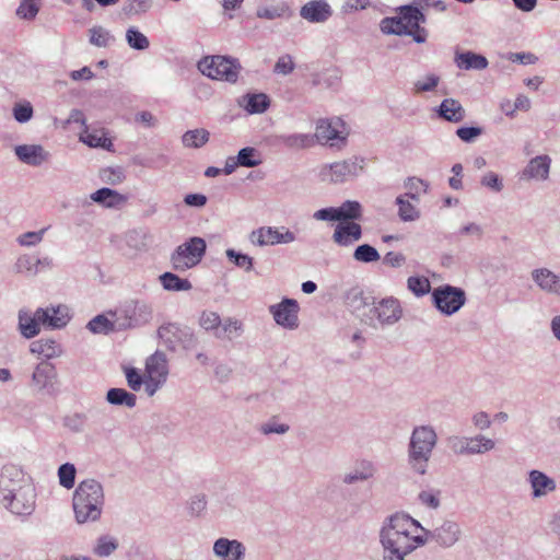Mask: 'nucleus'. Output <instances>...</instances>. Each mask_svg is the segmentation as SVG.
Returning a JSON list of instances; mask_svg holds the SVG:
<instances>
[{
    "label": "nucleus",
    "mask_w": 560,
    "mask_h": 560,
    "mask_svg": "<svg viewBox=\"0 0 560 560\" xmlns=\"http://www.w3.org/2000/svg\"><path fill=\"white\" fill-rule=\"evenodd\" d=\"M366 161L362 156H352L320 167L319 176L323 182L341 184L361 175Z\"/></svg>",
    "instance_id": "nucleus-9"
},
{
    "label": "nucleus",
    "mask_w": 560,
    "mask_h": 560,
    "mask_svg": "<svg viewBox=\"0 0 560 560\" xmlns=\"http://www.w3.org/2000/svg\"><path fill=\"white\" fill-rule=\"evenodd\" d=\"M117 548V544L114 539L103 536L98 538L97 545L94 549L95 553L101 557L109 556Z\"/></svg>",
    "instance_id": "nucleus-61"
},
{
    "label": "nucleus",
    "mask_w": 560,
    "mask_h": 560,
    "mask_svg": "<svg viewBox=\"0 0 560 560\" xmlns=\"http://www.w3.org/2000/svg\"><path fill=\"white\" fill-rule=\"evenodd\" d=\"M282 143L290 149L301 150L312 148L314 142L313 135L310 133H291L281 137Z\"/></svg>",
    "instance_id": "nucleus-41"
},
{
    "label": "nucleus",
    "mask_w": 560,
    "mask_h": 560,
    "mask_svg": "<svg viewBox=\"0 0 560 560\" xmlns=\"http://www.w3.org/2000/svg\"><path fill=\"white\" fill-rule=\"evenodd\" d=\"M62 425L73 433H81L86 425V416L83 413H71L62 419Z\"/></svg>",
    "instance_id": "nucleus-50"
},
{
    "label": "nucleus",
    "mask_w": 560,
    "mask_h": 560,
    "mask_svg": "<svg viewBox=\"0 0 560 560\" xmlns=\"http://www.w3.org/2000/svg\"><path fill=\"white\" fill-rule=\"evenodd\" d=\"M40 319H37V311L33 316L27 314H19V328L23 337L31 339L39 334Z\"/></svg>",
    "instance_id": "nucleus-40"
},
{
    "label": "nucleus",
    "mask_w": 560,
    "mask_h": 560,
    "mask_svg": "<svg viewBox=\"0 0 560 560\" xmlns=\"http://www.w3.org/2000/svg\"><path fill=\"white\" fill-rule=\"evenodd\" d=\"M249 114H261L270 105L269 97L264 93L246 94L240 102Z\"/></svg>",
    "instance_id": "nucleus-33"
},
{
    "label": "nucleus",
    "mask_w": 560,
    "mask_h": 560,
    "mask_svg": "<svg viewBox=\"0 0 560 560\" xmlns=\"http://www.w3.org/2000/svg\"><path fill=\"white\" fill-rule=\"evenodd\" d=\"M0 501L13 514L28 515L34 510L35 495L31 486L14 482L5 469L0 478Z\"/></svg>",
    "instance_id": "nucleus-4"
},
{
    "label": "nucleus",
    "mask_w": 560,
    "mask_h": 560,
    "mask_svg": "<svg viewBox=\"0 0 560 560\" xmlns=\"http://www.w3.org/2000/svg\"><path fill=\"white\" fill-rule=\"evenodd\" d=\"M100 178L108 185H117L125 179V173L120 166H108L100 171Z\"/></svg>",
    "instance_id": "nucleus-51"
},
{
    "label": "nucleus",
    "mask_w": 560,
    "mask_h": 560,
    "mask_svg": "<svg viewBox=\"0 0 560 560\" xmlns=\"http://www.w3.org/2000/svg\"><path fill=\"white\" fill-rule=\"evenodd\" d=\"M290 430V427L287 423H280L275 419L269 420L266 423H262L259 428L260 433L265 435L269 434H285Z\"/></svg>",
    "instance_id": "nucleus-60"
},
{
    "label": "nucleus",
    "mask_w": 560,
    "mask_h": 560,
    "mask_svg": "<svg viewBox=\"0 0 560 560\" xmlns=\"http://www.w3.org/2000/svg\"><path fill=\"white\" fill-rule=\"evenodd\" d=\"M454 62L463 70H483L489 65L485 56L472 51L456 52Z\"/></svg>",
    "instance_id": "nucleus-29"
},
{
    "label": "nucleus",
    "mask_w": 560,
    "mask_h": 560,
    "mask_svg": "<svg viewBox=\"0 0 560 560\" xmlns=\"http://www.w3.org/2000/svg\"><path fill=\"white\" fill-rule=\"evenodd\" d=\"M221 317L218 313L211 311H205L199 317V325L208 331H219L221 326Z\"/></svg>",
    "instance_id": "nucleus-54"
},
{
    "label": "nucleus",
    "mask_w": 560,
    "mask_h": 560,
    "mask_svg": "<svg viewBox=\"0 0 560 560\" xmlns=\"http://www.w3.org/2000/svg\"><path fill=\"white\" fill-rule=\"evenodd\" d=\"M37 319H40L42 325L45 327L60 329L68 324L70 316L67 306L58 305L38 308Z\"/></svg>",
    "instance_id": "nucleus-22"
},
{
    "label": "nucleus",
    "mask_w": 560,
    "mask_h": 560,
    "mask_svg": "<svg viewBox=\"0 0 560 560\" xmlns=\"http://www.w3.org/2000/svg\"><path fill=\"white\" fill-rule=\"evenodd\" d=\"M440 82V77L435 74H428L415 82V90L417 93L433 91Z\"/></svg>",
    "instance_id": "nucleus-59"
},
{
    "label": "nucleus",
    "mask_w": 560,
    "mask_h": 560,
    "mask_svg": "<svg viewBox=\"0 0 560 560\" xmlns=\"http://www.w3.org/2000/svg\"><path fill=\"white\" fill-rule=\"evenodd\" d=\"M32 353L43 355L46 359L57 358L61 354L60 346L52 339H39L30 346Z\"/></svg>",
    "instance_id": "nucleus-34"
},
{
    "label": "nucleus",
    "mask_w": 560,
    "mask_h": 560,
    "mask_svg": "<svg viewBox=\"0 0 560 560\" xmlns=\"http://www.w3.org/2000/svg\"><path fill=\"white\" fill-rule=\"evenodd\" d=\"M402 311L396 299L388 298L374 302L371 315L366 318V325L377 328L378 325H393L401 317Z\"/></svg>",
    "instance_id": "nucleus-12"
},
{
    "label": "nucleus",
    "mask_w": 560,
    "mask_h": 560,
    "mask_svg": "<svg viewBox=\"0 0 560 560\" xmlns=\"http://www.w3.org/2000/svg\"><path fill=\"white\" fill-rule=\"evenodd\" d=\"M432 301L442 314L450 316L464 306L466 295L463 289L445 284L433 290Z\"/></svg>",
    "instance_id": "nucleus-11"
},
{
    "label": "nucleus",
    "mask_w": 560,
    "mask_h": 560,
    "mask_svg": "<svg viewBox=\"0 0 560 560\" xmlns=\"http://www.w3.org/2000/svg\"><path fill=\"white\" fill-rule=\"evenodd\" d=\"M86 328L92 334L107 335L115 331V324L110 322L105 315L100 314L93 317L86 325Z\"/></svg>",
    "instance_id": "nucleus-46"
},
{
    "label": "nucleus",
    "mask_w": 560,
    "mask_h": 560,
    "mask_svg": "<svg viewBox=\"0 0 560 560\" xmlns=\"http://www.w3.org/2000/svg\"><path fill=\"white\" fill-rule=\"evenodd\" d=\"M198 69L210 79L235 83L241 65L237 59L217 55L203 57L198 62Z\"/></svg>",
    "instance_id": "nucleus-7"
},
{
    "label": "nucleus",
    "mask_w": 560,
    "mask_h": 560,
    "mask_svg": "<svg viewBox=\"0 0 560 560\" xmlns=\"http://www.w3.org/2000/svg\"><path fill=\"white\" fill-rule=\"evenodd\" d=\"M49 228L50 226L48 225L38 231H28L22 233L16 237V243L22 247H35L43 242L44 236Z\"/></svg>",
    "instance_id": "nucleus-45"
},
{
    "label": "nucleus",
    "mask_w": 560,
    "mask_h": 560,
    "mask_svg": "<svg viewBox=\"0 0 560 560\" xmlns=\"http://www.w3.org/2000/svg\"><path fill=\"white\" fill-rule=\"evenodd\" d=\"M530 278L541 292L560 299V275L547 267H540L530 271Z\"/></svg>",
    "instance_id": "nucleus-19"
},
{
    "label": "nucleus",
    "mask_w": 560,
    "mask_h": 560,
    "mask_svg": "<svg viewBox=\"0 0 560 560\" xmlns=\"http://www.w3.org/2000/svg\"><path fill=\"white\" fill-rule=\"evenodd\" d=\"M551 158L547 154L537 155L528 161L522 171V178L527 180L546 182L549 178Z\"/></svg>",
    "instance_id": "nucleus-20"
},
{
    "label": "nucleus",
    "mask_w": 560,
    "mask_h": 560,
    "mask_svg": "<svg viewBox=\"0 0 560 560\" xmlns=\"http://www.w3.org/2000/svg\"><path fill=\"white\" fill-rule=\"evenodd\" d=\"M423 526L405 513H395L385 518L380 529L382 560H407L418 548L427 545L422 537Z\"/></svg>",
    "instance_id": "nucleus-1"
},
{
    "label": "nucleus",
    "mask_w": 560,
    "mask_h": 560,
    "mask_svg": "<svg viewBox=\"0 0 560 560\" xmlns=\"http://www.w3.org/2000/svg\"><path fill=\"white\" fill-rule=\"evenodd\" d=\"M436 113L439 117L450 122H460L466 116L465 108L455 98L443 100Z\"/></svg>",
    "instance_id": "nucleus-27"
},
{
    "label": "nucleus",
    "mask_w": 560,
    "mask_h": 560,
    "mask_svg": "<svg viewBox=\"0 0 560 560\" xmlns=\"http://www.w3.org/2000/svg\"><path fill=\"white\" fill-rule=\"evenodd\" d=\"M362 237V228L355 222H340L336 225L331 240L341 247H350Z\"/></svg>",
    "instance_id": "nucleus-21"
},
{
    "label": "nucleus",
    "mask_w": 560,
    "mask_h": 560,
    "mask_svg": "<svg viewBox=\"0 0 560 560\" xmlns=\"http://www.w3.org/2000/svg\"><path fill=\"white\" fill-rule=\"evenodd\" d=\"M399 18L402 22V25L406 26L407 32H410L412 28L418 27V25L425 22V16L423 13L418 8L412 5L401 7Z\"/></svg>",
    "instance_id": "nucleus-37"
},
{
    "label": "nucleus",
    "mask_w": 560,
    "mask_h": 560,
    "mask_svg": "<svg viewBox=\"0 0 560 560\" xmlns=\"http://www.w3.org/2000/svg\"><path fill=\"white\" fill-rule=\"evenodd\" d=\"M299 311V303L293 299H283L280 303L269 306V312L275 322L285 329L298 328Z\"/></svg>",
    "instance_id": "nucleus-17"
},
{
    "label": "nucleus",
    "mask_w": 560,
    "mask_h": 560,
    "mask_svg": "<svg viewBox=\"0 0 560 560\" xmlns=\"http://www.w3.org/2000/svg\"><path fill=\"white\" fill-rule=\"evenodd\" d=\"M245 546L236 539L219 538L213 544V553L221 560H243Z\"/></svg>",
    "instance_id": "nucleus-24"
},
{
    "label": "nucleus",
    "mask_w": 560,
    "mask_h": 560,
    "mask_svg": "<svg viewBox=\"0 0 560 560\" xmlns=\"http://www.w3.org/2000/svg\"><path fill=\"white\" fill-rule=\"evenodd\" d=\"M418 499L422 505L429 509L436 510L440 506L439 492L424 490L419 493Z\"/></svg>",
    "instance_id": "nucleus-63"
},
{
    "label": "nucleus",
    "mask_w": 560,
    "mask_h": 560,
    "mask_svg": "<svg viewBox=\"0 0 560 560\" xmlns=\"http://www.w3.org/2000/svg\"><path fill=\"white\" fill-rule=\"evenodd\" d=\"M243 332V324L241 320L232 317H228L221 322L219 331L214 332V336L219 339L233 340Z\"/></svg>",
    "instance_id": "nucleus-38"
},
{
    "label": "nucleus",
    "mask_w": 560,
    "mask_h": 560,
    "mask_svg": "<svg viewBox=\"0 0 560 560\" xmlns=\"http://www.w3.org/2000/svg\"><path fill=\"white\" fill-rule=\"evenodd\" d=\"M209 138L210 133L208 130L198 128L186 131L182 136V143L185 148L199 149L209 141Z\"/></svg>",
    "instance_id": "nucleus-39"
},
{
    "label": "nucleus",
    "mask_w": 560,
    "mask_h": 560,
    "mask_svg": "<svg viewBox=\"0 0 560 560\" xmlns=\"http://www.w3.org/2000/svg\"><path fill=\"white\" fill-rule=\"evenodd\" d=\"M15 270L20 273H27L30 276H36L39 269L36 267L35 258L24 254L21 255L15 261Z\"/></svg>",
    "instance_id": "nucleus-55"
},
{
    "label": "nucleus",
    "mask_w": 560,
    "mask_h": 560,
    "mask_svg": "<svg viewBox=\"0 0 560 560\" xmlns=\"http://www.w3.org/2000/svg\"><path fill=\"white\" fill-rule=\"evenodd\" d=\"M225 254L235 266L245 269V271L253 269V258L250 256L238 253L232 248L226 249Z\"/></svg>",
    "instance_id": "nucleus-57"
},
{
    "label": "nucleus",
    "mask_w": 560,
    "mask_h": 560,
    "mask_svg": "<svg viewBox=\"0 0 560 560\" xmlns=\"http://www.w3.org/2000/svg\"><path fill=\"white\" fill-rule=\"evenodd\" d=\"M295 240V234L285 226H261L249 234L250 243L259 247L290 244Z\"/></svg>",
    "instance_id": "nucleus-13"
},
{
    "label": "nucleus",
    "mask_w": 560,
    "mask_h": 560,
    "mask_svg": "<svg viewBox=\"0 0 560 560\" xmlns=\"http://www.w3.org/2000/svg\"><path fill=\"white\" fill-rule=\"evenodd\" d=\"M480 184L483 186V187H487L489 189H491L492 191L494 192H500L502 189H503V183H502V179L499 177L498 174H495L494 172H488L486 173L481 179H480Z\"/></svg>",
    "instance_id": "nucleus-62"
},
{
    "label": "nucleus",
    "mask_w": 560,
    "mask_h": 560,
    "mask_svg": "<svg viewBox=\"0 0 560 560\" xmlns=\"http://www.w3.org/2000/svg\"><path fill=\"white\" fill-rule=\"evenodd\" d=\"M156 337L171 352H176L178 349L189 351L198 343L197 336L189 327L173 322L161 324L156 329Z\"/></svg>",
    "instance_id": "nucleus-5"
},
{
    "label": "nucleus",
    "mask_w": 560,
    "mask_h": 560,
    "mask_svg": "<svg viewBox=\"0 0 560 560\" xmlns=\"http://www.w3.org/2000/svg\"><path fill=\"white\" fill-rule=\"evenodd\" d=\"M377 474L376 465L369 459H361L355 463L353 468L343 475L342 482L351 486L357 482L368 481L373 479Z\"/></svg>",
    "instance_id": "nucleus-25"
},
{
    "label": "nucleus",
    "mask_w": 560,
    "mask_h": 560,
    "mask_svg": "<svg viewBox=\"0 0 560 560\" xmlns=\"http://www.w3.org/2000/svg\"><path fill=\"white\" fill-rule=\"evenodd\" d=\"M353 259L362 264L376 262L381 259L378 250L370 244L359 245L353 252Z\"/></svg>",
    "instance_id": "nucleus-43"
},
{
    "label": "nucleus",
    "mask_w": 560,
    "mask_h": 560,
    "mask_svg": "<svg viewBox=\"0 0 560 560\" xmlns=\"http://www.w3.org/2000/svg\"><path fill=\"white\" fill-rule=\"evenodd\" d=\"M395 205L398 207V218L402 222H415L420 219L421 211L418 203L412 201L406 196L399 195L395 199Z\"/></svg>",
    "instance_id": "nucleus-30"
},
{
    "label": "nucleus",
    "mask_w": 560,
    "mask_h": 560,
    "mask_svg": "<svg viewBox=\"0 0 560 560\" xmlns=\"http://www.w3.org/2000/svg\"><path fill=\"white\" fill-rule=\"evenodd\" d=\"M170 373L168 359L164 351L156 350L145 360V369L142 372V386L151 397L165 383Z\"/></svg>",
    "instance_id": "nucleus-8"
},
{
    "label": "nucleus",
    "mask_w": 560,
    "mask_h": 560,
    "mask_svg": "<svg viewBox=\"0 0 560 560\" xmlns=\"http://www.w3.org/2000/svg\"><path fill=\"white\" fill-rule=\"evenodd\" d=\"M422 537H427V544L429 541L436 542L442 548L453 547L462 536L459 525L453 521H444L440 526L433 530H429L423 527L421 529Z\"/></svg>",
    "instance_id": "nucleus-16"
},
{
    "label": "nucleus",
    "mask_w": 560,
    "mask_h": 560,
    "mask_svg": "<svg viewBox=\"0 0 560 560\" xmlns=\"http://www.w3.org/2000/svg\"><path fill=\"white\" fill-rule=\"evenodd\" d=\"M39 11V0H22L16 14L21 19L33 20Z\"/></svg>",
    "instance_id": "nucleus-56"
},
{
    "label": "nucleus",
    "mask_w": 560,
    "mask_h": 560,
    "mask_svg": "<svg viewBox=\"0 0 560 560\" xmlns=\"http://www.w3.org/2000/svg\"><path fill=\"white\" fill-rule=\"evenodd\" d=\"M408 289L417 296H423L431 290V284L428 278L412 276L407 280Z\"/></svg>",
    "instance_id": "nucleus-52"
},
{
    "label": "nucleus",
    "mask_w": 560,
    "mask_h": 560,
    "mask_svg": "<svg viewBox=\"0 0 560 560\" xmlns=\"http://www.w3.org/2000/svg\"><path fill=\"white\" fill-rule=\"evenodd\" d=\"M436 443L438 434L431 425H419L412 430L407 448V463L412 472L420 476L428 472Z\"/></svg>",
    "instance_id": "nucleus-2"
},
{
    "label": "nucleus",
    "mask_w": 560,
    "mask_h": 560,
    "mask_svg": "<svg viewBox=\"0 0 560 560\" xmlns=\"http://www.w3.org/2000/svg\"><path fill=\"white\" fill-rule=\"evenodd\" d=\"M481 133L480 127H460L456 130V136L466 143L474 142Z\"/></svg>",
    "instance_id": "nucleus-64"
},
{
    "label": "nucleus",
    "mask_w": 560,
    "mask_h": 560,
    "mask_svg": "<svg viewBox=\"0 0 560 560\" xmlns=\"http://www.w3.org/2000/svg\"><path fill=\"white\" fill-rule=\"evenodd\" d=\"M75 467L73 464H62L58 469V477L60 485L66 489H71L75 480Z\"/></svg>",
    "instance_id": "nucleus-53"
},
{
    "label": "nucleus",
    "mask_w": 560,
    "mask_h": 560,
    "mask_svg": "<svg viewBox=\"0 0 560 560\" xmlns=\"http://www.w3.org/2000/svg\"><path fill=\"white\" fill-rule=\"evenodd\" d=\"M140 246V235L137 231H130L125 235L124 244L120 246L124 255L130 258L138 256Z\"/></svg>",
    "instance_id": "nucleus-48"
},
{
    "label": "nucleus",
    "mask_w": 560,
    "mask_h": 560,
    "mask_svg": "<svg viewBox=\"0 0 560 560\" xmlns=\"http://www.w3.org/2000/svg\"><path fill=\"white\" fill-rule=\"evenodd\" d=\"M313 137L314 142L340 150L347 144L349 129L339 117L320 118L316 121Z\"/></svg>",
    "instance_id": "nucleus-6"
},
{
    "label": "nucleus",
    "mask_w": 560,
    "mask_h": 560,
    "mask_svg": "<svg viewBox=\"0 0 560 560\" xmlns=\"http://www.w3.org/2000/svg\"><path fill=\"white\" fill-rule=\"evenodd\" d=\"M526 482L529 487V495L535 501L548 498L558 489L557 480L539 469L528 470Z\"/></svg>",
    "instance_id": "nucleus-15"
},
{
    "label": "nucleus",
    "mask_w": 560,
    "mask_h": 560,
    "mask_svg": "<svg viewBox=\"0 0 560 560\" xmlns=\"http://www.w3.org/2000/svg\"><path fill=\"white\" fill-rule=\"evenodd\" d=\"M104 503L102 485L94 479H86L79 483L73 493V511L78 523L96 521L101 516Z\"/></svg>",
    "instance_id": "nucleus-3"
},
{
    "label": "nucleus",
    "mask_w": 560,
    "mask_h": 560,
    "mask_svg": "<svg viewBox=\"0 0 560 560\" xmlns=\"http://www.w3.org/2000/svg\"><path fill=\"white\" fill-rule=\"evenodd\" d=\"M12 112L14 119L20 124H25L33 117V106L30 102L16 103Z\"/></svg>",
    "instance_id": "nucleus-58"
},
{
    "label": "nucleus",
    "mask_w": 560,
    "mask_h": 560,
    "mask_svg": "<svg viewBox=\"0 0 560 560\" xmlns=\"http://www.w3.org/2000/svg\"><path fill=\"white\" fill-rule=\"evenodd\" d=\"M374 302V298L365 295L359 288H352L346 294V304L364 324L371 315Z\"/></svg>",
    "instance_id": "nucleus-18"
},
{
    "label": "nucleus",
    "mask_w": 560,
    "mask_h": 560,
    "mask_svg": "<svg viewBox=\"0 0 560 560\" xmlns=\"http://www.w3.org/2000/svg\"><path fill=\"white\" fill-rule=\"evenodd\" d=\"M91 199L106 208H120L127 202V197L110 188H101L91 195Z\"/></svg>",
    "instance_id": "nucleus-28"
},
{
    "label": "nucleus",
    "mask_w": 560,
    "mask_h": 560,
    "mask_svg": "<svg viewBox=\"0 0 560 560\" xmlns=\"http://www.w3.org/2000/svg\"><path fill=\"white\" fill-rule=\"evenodd\" d=\"M260 153L253 147H246L238 151L236 163L244 167H255L261 164Z\"/></svg>",
    "instance_id": "nucleus-42"
},
{
    "label": "nucleus",
    "mask_w": 560,
    "mask_h": 560,
    "mask_svg": "<svg viewBox=\"0 0 560 560\" xmlns=\"http://www.w3.org/2000/svg\"><path fill=\"white\" fill-rule=\"evenodd\" d=\"M429 183L420 177L410 176L404 182V188L406 192L402 196L408 197L416 203L420 202L421 196L425 195L429 190Z\"/></svg>",
    "instance_id": "nucleus-31"
},
{
    "label": "nucleus",
    "mask_w": 560,
    "mask_h": 560,
    "mask_svg": "<svg viewBox=\"0 0 560 560\" xmlns=\"http://www.w3.org/2000/svg\"><path fill=\"white\" fill-rule=\"evenodd\" d=\"M381 31L384 34H393V35H406L407 28L402 25V22L398 16L394 18H384L380 23Z\"/></svg>",
    "instance_id": "nucleus-49"
},
{
    "label": "nucleus",
    "mask_w": 560,
    "mask_h": 560,
    "mask_svg": "<svg viewBox=\"0 0 560 560\" xmlns=\"http://www.w3.org/2000/svg\"><path fill=\"white\" fill-rule=\"evenodd\" d=\"M207 244L201 237L194 236L175 248L171 255L172 268L183 272L197 266L206 254Z\"/></svg>",
    "instance_id": "nucleus-10"
},
{
    "label": "nucleus",
    "mask_w": 560,
    "mask_h": 560,
    "mask_svg": "<svg viewBox=\"0 0 560 560\" xmlns=\"http://www.w3.org/2000/svg\"><path fill=\"white\" fill-rule=\"evenodd\" d=\"M106 401L114 406L133 408L137 405V396L124 388H110L106 394Z\"/></svg>",
    "instance_id": "nucleus-35"
},
{
    "label": "nucleus",
    "mask_w": 560,
    "mask_h": 560,
    "mask_svg": "<svg viewBox=\"0 0 560 560\" xmlns=\"http://www.w3.org/2000/svg\"><path fill=\"white\" fill-rule=\"evenodd\" d=\"M331 14V8L325 0L308 1L300 10V15L311 23L326 22Z\"/></svg>",
    "instance_id": "nucleus-26"
},
{
    "label": "nucleus",
    "mask_w": 560,
    "mask_h": 560,
    "mask_svg": "<svg viewBox=\"0 0 560 560\" xmlns=\"http://www.w3.org/2000/svg\"><path fill=\"white\" fill-rule=\"evenodd\" d=\"M18 159L31 166H40L48 162L50 154L40 144H21L14 148Z\"/></svg>",
    "instance_id": "nucleus-23"
},
{
    "label": "nucleus",
    "mask_w": 560,
    "mask_h": 560,
    "mask_svg": "<svg viewBox=\"0 0 560 560\" xmlns=\"http://www.w3.org/2000/svg\"><path fill=\"white\" fill-rule=\"evenodd\" d=\"M160 283L166 291L180 292L189 291L192 284L187 279L179 278L173 272H164L159 277Z\"/></svg>",
    "instance_id": "nucleus-36"
},
{
    "label": "nucleus",
    "mask_w": 560,
    "mask_h": 560,
    "mask_svg": "<svg viewBox=\"0 0 560 560\" xmlns=\"http://www.w3.org/2000/svg\"><path fill=\"white\" fill-rule=\"evenodd\" d=\"M494 447L495 442L492 439L479 434L474 438H469L468 454H483L492 451Z\"/></svg>",
    "instance_id": "nucleus-44"
},
{
    "label": "nucleus",
    "mask_w": 560,
    "mask_h": 560,
    "mask_svg": "<svg viewBox=\"0 0 560 560\" xmlns=\"http://www.w3.org/2000/svg\"><path fill=\"white\" fill-rule=\"evenodd\" d=\"M361 218V205L358 201L347 200L340 207L323 208L313 213L316 221L353 222Z\"/></svg>",
    "instance_id": "nucleus-14"
},
{
    "label": "nucleus",
    "mask_w": 560,
    "mask_h": 560,
    "mask_svg": "<svg viewBox=\"0 0 560 560\" xmlns=\"http://www.w3.org/2000/svg\"><path fill=\"white\" fill-rule=\"evenodd\" d=\"M114 42V36L103 26H93L90 30V43L97 47H107Z\"/></svg>",
    "instance_id": "nucleus-47"
},
{
    "label": "nucleus",
    "mask_w": 560,
    "mask_h": 560,
    "mask_svg": "<svg viewBox=\"0 0 560 560\" xmlns=\"http://www.w3.org/2000/svg\"><path fill=\"white\" fill-rule=\"evenodd\" d=\"M56 377V370L52 364L40 363L37 364L32 374V381L38 389H45L52 384Z\"/></svg>",
    "instance_id": "nucleus-32"
}]
</instances>
